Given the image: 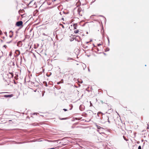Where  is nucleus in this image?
Returning <instances> with one entry per match:
<instances>
[{"label": "nucleus", "instance_id": "nucleus-1", "mask_svg": "<svg viewBox=\"0 0 149 149\" xmlns=\"http://www.w3.org/2000/svg\"><path fill=\"white\" fill-rule=\"evenodd\" d=\"M77 12L79 15L81 16L84 15L85 13V12L84 8H81L80 7L78 8L77 10Z\"/></svg>", "mask_w": 149, "mask_h": 149}, {"label": "nucleus", "instance_id": "nucleus-2", "mask_svg": "<svg viewBox=\"0 0 149 149\" xmlns=\"http://www.w3.org/2000/svg\"><path fill=\"white\" fill-rule=\"evenodd\" d=\"M63 23V24H62L60 23L59 24V26H61L63 29H65L67 27L65 25H66L65 23Z\"/></svg>", "mask_w": 149, "mask_h": 149}, {"label": "nucleus", "instance_id": "nucleus-3", "mask_svg": "<svg viewBox=\"0 0 149 149\" xmlns=\"http://www.w3.org/2000/svg\"><path fill=\"white\" fill-rule=\"evenodd\" d=\"M8 77L10 78H11L13 77V74L12 73H9L8 74Z\"/></svg>", "mask_w": 149, "mask_h": 149}, {"label": "nucleus", "instance_id": "nucleus-4", "mask_svg": "<svg viewBox=\"0 0 149 149\" xmlns=\"http://www.w3.org/2000/svg\"><path fill=\"white\" fill-rule=\"evenodd\" d=\"M13 96V94L8 95H4V96L5 97H10Z\"/></svg>", "mask_w": 149, "mask_h": 149}, {"label": "nucleus", "instance_id": "nucleus-5", "mask_svg": "<svg viewBox=\"0 0 149 149\" xmlns=\"http://www.w3.org/2000/svg\"><path fill=\"white\" fill-rule=\"evenodd\" d=\"M73 27H74V29H77V24L76 23V24H73Z\"/></svg>", "mask_w": 149, "mask_h": 149}, {"label": "nucleus", "instance_id": "nucleus-6", "mask_svg": "<svg viewBox=\"0 0 149 149\" xmlns=\"http://www.w3.org/2000/svg\"><path fill=\"white\" fill-rule=\"evenodd\" d=\"M23 22L22 21H19V27L20 26H21L22 28L23 26L22 25Z\"/></svg>", "mask_w": 149, "mask_h": 149}, {"label": "nucleus", "instance_id": "nucleus-7", "mask_svg": "<svg viewBox=\"0 0 149 149\" xmlns=\"http://www.w3.org/2000/svg\"><path fill=\"white\" fill-rule=\"evenodd\" d=\"M96 126L97 127V128L98 129H100L101 128H102L103 129V128H101L98 125H96Z\"/></svg>", "mask_w": 149, "mask_h": 149}, {"label": "nucleus", "instance_id": "nucleus-8", "mask_svg": "<svg viewBox=\"0 0 149 149\" xmlns=\"http://www.w3.org/2000/svg\"><path fill=\"white\" fill-rule=\"evenodd\" d=\"M123 138L126 141H128L129 140L128 139H126L125 136H123Z\"/></svg>", "mask_w": 149, "mask_h": 149}, {"label": "nucleus", "instance_id": "nucleus-9", "mask_svg": "<svg viewBox=\"0 0 149 149\" xmlns=\"http://www.w3.org/2000/svg\"><path fill=\"white\" fill-rule=\"evenodd\" d=\"M74 33H77L79 32V30H75V31H74Z\"/></svg>", "mask_w": 149, "mask_h": 149}, {"label": "nucleus", "instance_id": "nucleus-10", "mask_svg": "<svg viewBox=\"0 0 149 149\" xmlns=\"http://www.w3.org/2000/svg\"><path fill=\"white\" fill-rule=\"evenodd\" d=\"M16 25L17 26H19V21L16 22Z\"/></svg>", "mask_w": 149, "mask_h": 149}, {"label": "nucleus", "instance_id": "nucleus-11", "mask_svg": "<svg viewBox=\"0 0 149 149\" xmlns=\"http://www.w3.org/2000/svg\"><path fill=\"white\" fill-rule=\"evenodd\" d=\"M15 53H16L17 54H18V53H19V50H17L15 51Z\"/></svg>", "mask_w": 149, "mask_h": 149}, {"label": "nucleus", "instance_id": "nucleus-12", "mask_svg": "<svg viewBox=\"0 0 149 149\" xmlns=\"http://www.w3.org/2000/svg\"><path fill=\"white\" fill-rule=\"evenodd\" d=\"M3 47H4L5 49H6L7 48V46L6 45H4L3 46Z\"/></svg>", "mask_w": 149, "mask_h": 149}, {"label": "nucleus", "instance_id": "nucleus-13", "mask_svg": "<svg viewBox=\"0 0 149 149\" xmlns=\"http://www.w3.org/2000/svg\"><path fill=\"white\" fill-rule=\"evenodd\" d=\"M138 149H141V147L140 146H139Z\"/></svg>", "mask_w": 149, "mask_h": 149}, {"label": "nucleus", "instance_id": "nucleus-14", "mask_svg": "<svg viewBox=\"0 0 149 149\" xmlns=\"http://www.w3.org/2000/svg\"><path fill=\"white\" fill-rule=\"evenodd\" d=\"M44 84L45 83V86H47V83L46 82H44Z\"/></svg>", "mask_w": 149, "mask_h": 149}, {"label": "nucleus", "instance_id": "nucleus-15", "mask_svg": "<svg viewBox=\"0 0 149 149\" xmlns=\"http://www.w3.org/2000/svg\"><path fill=\"white\" fill-rule=\"evenodd\" d=\"M107 120H108V121L109 122V117L107 116Z\"/></svg>", "mask_w": 149, "mask_h": 149}, {"label": "nucleus", "instance_id": "nucleus-16", "mask_svg": "<svg viewBox=\"0 0 149 149\" xmlns=\"http://www.w3.org/2000/svg\"><path fill=\"white\" fill-rule=\"evenodd\" d=\"M102 113L101 112H98L97 113V115L99 116V115L100 114H101Z\"/></svg>", "mask_w": 149, "mask_h": 149}, {"label": "nucleus", "instance_id": "nucleus-17", "mask_svg": "<svg viewBox=\"0 0 149 149\" xmlns=\"http://www.w3.org/2000/svg\"><path fill=\"white\" fill-rule=\"evenodd\" d=\"M2 34V31L0 30V35H1Z\"/></svg>", "mask_w": 149, "mask_h": 149}, {"label": "nucleus", "instance_id": "nucleus-18", "mask_svg": "<svg viewBox=\"0 0 149 149\" xmlns=\"http://www.w3.org/2000/svg\"><path fill=\"white\" fill-rule=\"evenodd\" d=\"M63 110H64L65 111H67V109H63Z\"/></svg>", "mask_w": 149, "mask_h": 149}, {"label": "nucleus", "instance_id": "nucleus-19", "mask_svg": "<svg viewBox=\"0 0 149 149\" xmlns=\"http://www.w3.org/2000/svg\"><path fill=\"white\" fill-rule=\"evenodd\" d=\"M17 45L18 46H19V42H17Z\"/></svg>", "mask_w": 149, "mask_h": 149}, {"label": "nucleus", "instance_id": "nucleus-20", "mask_svg": "<svg viewBox=\"0 0 149 149\" xmlns=\"http://www.w3.org/2000/svg\"><path fill=\"white\" fill-rule=\"evenodd\" d=\"M71 59V58H68V60H70Z\"/></svg>", "mask_w": 149, "mask_h": 149}, {"label": "nucleus", "instance_id": "nucleus-21", "mask_svg": "<svg viewBox=\"0 0 149 149\" xmlns=\"http://www.w3.org/2000/svg\"><path fill=\"white\" fill-rule=\"evenodd\" d=\"M60 83V82H58L57 83V84H59Z\"/></svg>", "mask_w": 149, "mask_h": 149}, {"label": "nucleus", "instance_id": "nucleus-22", "mask_svg": "<svg viewBox=\"0 0 149 149\" xmlns=\"http://www.w3.org/2000/svg\"><path fill=\"white\" fill-rule=\"evenodd\" d=\"M21 15L22 16V17H23V15Z\"/></svg>", "mask_w": 149, "mask_h": 149}, {"label": "nucleus", "instance_id": "nucleus-23", "mask_svg": "<svg viewBox=\"0 0 149 149\" xmlns=\"http://www.w3.org/2000/svg\"><path fill=\"white\" fill-rule=\"evenodd\" d=\"M65 119V118H63L61 119V120H64Z\"/></svg>", "mask_w": 149, "mask_h": 149}, {"label": "nucleus", "instance_id": "nucleus-24", "mask_svg": "<svg viewBox=\"0 0 149 149\" xmlns=\"http://www.w3.org/2000/svg\"><path fill=\"white\" fill-rule=\"evenodd\" d=\"M92 105V104L91 103L90 106H91Z\"/></svg>", "mask_w": 149, "mask_h": 149}, {"label": "nucleus", "instance_id": "nucleus-25", "mask_svg": "<svg viewBox=\"0 0 149 149\" xmlns=\"http://www.w3.org/2000/svg\"><path fill=\"white\" fill-rule=\"evenodd\" d=\"M14 83H15V84H16V82H15V81H14Z\"/></svg>", "mask_w": 149, "mask_h": 149}, {"label": "nucleus", "instance_id": "nucleus-26", "mask_svg": "<svg viewBox=\"0 0 149 149\" xmlns=\"http://www.w3.org/2000/svg\"><path fill=\"white\" fill-rule=\"evenodd\" d=\"M97 131H98V132H100L99 130H97Z\"/></svg>", "mask_w": 149, "mask_h": 149}, {"label": "nucleus", "instance_id": "nucleus-27", "mask_svg": "<svg viewBox=\"0 0 149 149\" xmlns=\"http://www.w3.org/2000/svg\"><path fill=\"white\" fill-rule=\"evenodd\" d=\"M19 54H20V52H19Z\"/></svg>", "mask_w": 149, "mask_h": 149}]
</instances>
